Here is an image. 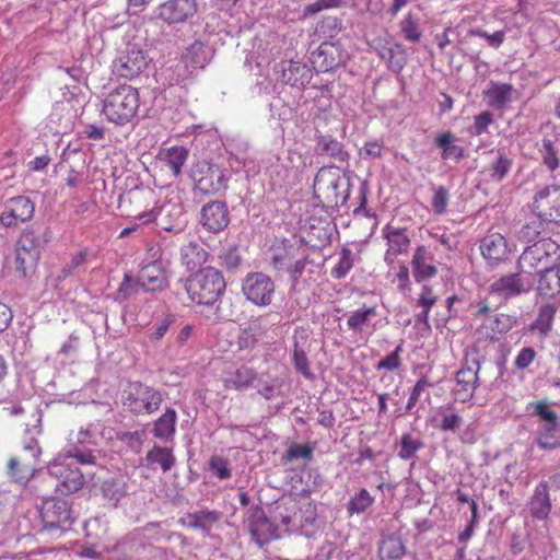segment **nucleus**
<instances>
[{
	"label": "nucleus",
	"mask_w": 560,
	"mask_h": 560,
	"mask_svg": "<svg viewBox=\"0 0 560 560\" xmlns=\"http://www.w3.org/2000/svg\"><path fill=\"white\" fill-rule=\"evenodd\" d=\"M225 288L226 283L222 273L213 267L198 270L185 283V289L191 301L209 306L217 318H221L218 302Z\"/></svg>",
	"instance_id": "obj_1"
},
{
	"label": "nucleus",
	"mask_w": 560,
	"mask_h": 560,
	"mask_svg": "<svg viewBox=\"0 0 560 560\" xmlns=\"http://www.w3.org/2000/svg\"><path fill=\"white\" fill-rule=\"evenodd\" d=\"M341 166H323L314 178L313 198L326 208H339L349 198L350 180L340 175Z\"/></svg>",
	"instance_id": "obj_2"
},
{
	"label": "nucleus",
	"mask_w": 560,
	"mask_h": 560,
	"mask_svg": "<svg viewBox=\"0 0 560 560\" xmlns=\"http://www.w3.org/2000/svg\"><path fill=\"white\" fill-rule=\"evenodd\" d=\"M40 527L38 533L50 538L60 537L69 532L75 521L72 504L61 498L50 497L38 506Z\"/></svg>",
	"instance_id": "obj_3"
},
{
	"label": "nucleus",
	"mask_w": 560,
	"mask_h": 560,
	"mask_svg": "<svg viewBox=\"0 0 560 560\" xmlns=\"http://www.w3.org/2000/svg\"><path fill=\"white\" fill-rule=\"evenodd\" d=\"M559 261L560 245L550 237H544L523 250L517 267L526 276H539Z\"/></svg>",
	"instance_id": "obj_4"
},
{
	"label": "nucleus",
	"mask_w": 560,
	"mask_h": 560,
	"mask_svg": "<svg viewBox=\"0 0 560 560\" xmlns=\"http://www.w3.org/2000/svg\"><path fill=\"white\" fill-rule=\"evenodd\" d=\"M138 108V90L131 85L121 84L106 95L102 113L108 121L122 126L132 120Z\"/></svg>",
	"instance_id": "obj_5"
},
{
	"label": "nucleus",
	"mask_w": 560,
	"mask_h": 560,
	"mask_svg": "<svg viewBox=\"0 0 560 560\" xmlns=\"http://www.w3.org/2000/svg\"><path fill=\"white\" fill-rule=\"evenodd\" d=\"M42 450L35 438L24 442L23 447L9 459L7 474L16 483L26 485L36 474Z\"/></svg>",
	"instance_id": "obj_6"
},
{
	"label": "nucleus",
	"mask_w": 560,
	"mask_h": 560,
	"mask_svg": "<svg viewBox=\"0 0 560 560\" xmlns=\"http://www.w3.org/2000/svg\"><path fill=\"white\" fill-rule=\"evenodd\" d=\"M163 394L141 382H130L124 390V406L132 415H151L159 410Z\"/></svg>",
	"instance_id": "obj_7"
},
{
	"label": "nucleus",
	"mask_w": 560,
	"mask_h": 560,
	"mask_svg": "<svg viewBox=\"0 0 560 560\" xmlns=\"http://www.w3.org/2000/svg\"><path fill=\"white\" fill-rule=\"evenodd\" d=\"M48 472L58 479L56 487L62 494L74 493L85 485V474L73 462H68L61 456L48 465Z\"/></svg>",
	"instance_id": "obj_8"
},
{
	"label": "nucleus",
	"mask_w": 560,
	"mask_h": 560,
	"mask_svg": "<svg viewBox=\"0 0 560 560\" xmlns=\"http://www.w3.org/2000/svg\"><path fill=\"white\" fill-rule=\"evenodd\" d=\"M273 280L264 272L248 273L242 283V292L247 301L256 306H268L275 295Z\"/></svg>",
	"instance_id": "obj_9"
},
{
	"label": "nucleus",
	"mask_w": 560,
	"mask_h": 560,
	"mask_svg": "<svg viewBox=\"0 0 560 560\" xmlns=\"http://www.w3.org/2000/svg\"><path fill=\"white\" fill-rule=\"evenodd\" d=\"M244 526L250 534L252 540L259 547L279 538L278 526L266 516L264 509L259 505L248 510Z\"/></svg>",
	"instance_id": "obj_10"
},
{
	"label": "nucleus",
	"mask_w": 560,
	"mask_h": 560,
	"mask_svg": "<svg viewBox=\"0 0 560 560\" xmlns=\"http://www.w3.org/2000/svg\"><path fill=\"white\" fill-rule=\"evenodd\" d=\"M532 209L542 221L560 225V185H548L538 190L533 198Z\"/></svg>",
	"instance_id": "obj_11"
},
{
	"label": "nucleus",
	"mask_w": 560,
	"mask_h": 560,
	"mask_svg": "<svg viewBox=\"0 0 560 560\" xmlns=\"http://www.w3.org/2000/svg\"><path fill=\"white\" fill-rule=\"evenodd\" d=\"M191 178L195 182V190L201 195H214L225 188V174L215 164H197L191 170Z\"/></svg>",
	"instance_id": "obj_12"
},
{
	"label": "nucleus",
	"mask_w": 560,
	"mask_h": 560,
	"mask_svg": "<svg viewBox=\"0 0 560 560\" xmlns=\"http://www.w3.org/2000/svg\"><path fill=\"white\" fill-rule=\"evenodd\" d=\"M349 55L339 40L323 42L319 47L312 52L311 62L316 72H330L346 63Z\"/></svg>",
	"instance_id": "obj_13"
},
{
	"label": "nucleus",
	"mask_w": 560,
	"mask_h": 560,
	"mask_svg": "<svg viewBox=\"0 0 560 560\" xmlns=\"http://www.w3.org/2000/svg\"><path fill=\"white\" fill-rule=\"evenodd\" d=\"M149 58L141 48L128 45L126 50L114 61L113 71L118 77L132 79L138 77L149 65Z\"/></svg>",
	"instance_id": "obj_14"
},
{
	"label": "nucleus",
	"mask_w": 560,
	"mask_h": 560,
	"mask_svg": "<svg viewBox=\"0 0 560 560\" xmlns=\"http://www.w3.org/2000/svg\"><path fill=\"white\" fill-rule=\"evenodd\" d=\"M273 70L277 80L298 89L305 88L313 78V70L301 61L282 60Z\"/></svg>",
	"instance_id": "obj_15"
},
{
	"label": "nucleus",
	"mask_w": 560,
	"mask_h": 560,
	"mask_svg": "<svg viewBox=\"0 0 560 560\" xmlns=\"http://www.w3.org/2000/svg\"><path fill=\"white\" fill-rule=\"evenodd\" d=\"M35 205L26 196H16L7 200L4 210L0 214V223L11 228L18 222L25 223L34 217Z\"/></svg>",
	"instance_id": "obj_16"
},
{
	"label": "nucleus",
	"mask_w": 560,
	"mask_h": 560,
	"mask_svg": "<svg viewBox=\"0 0 560 560\" xmlns=\"http://www.w3.org/2000/svg\"><path fill=\"white\" fill-rule=\"evenodd\" d=\"M158 16L167 24L185 23L196 15V0H167L159 7Z\"/></svg>",
	"instance_id": "obj_17"
},
{
	"label": "nucleus",
	"mask_w": 560,
	"mask_h": 560,
	"mask_svg": "<svg viewBox=\"0 0 560 560\" xmlns=\"http://www.w3.org/2000/svg\"><path fill=\"white\" fill-rule=\"evenodd\" d=\"M525 276L521 270L502 276L490 285L491 292L504 299L528 292L534 285V279Z\"/></svg>",
	"instance_id": "obj_18"
},
{
	"label": "nucleus",
	"mask_w": 560,
	"mask_h": 560,
	"mask_svg": "<svg viewBox=\"0 0 560 560\" xmlns=\"http://www.w3.org/2000/svg\"><path fill=\"white\" fill-rule=\"evenodd\" d=\"M229 210L224 201H210L201 208L200 223L207 231L219 233L229 225Z\"/></svg>",
	"instance_id": "obj_19"
},
{
	"label": "nucleus",
	"mask_w": 560,
	"mask_h": 560,
	"mask_svg": "<svg viewBox=\"0 0 560 560\" xmlns=\"http://www.w3.org/2000/svg\"><path fill=\"white\" fill-rule=\"evenodd\" d=\"M480 362L477 359L471 364L466 363L456 373V383L458 388L454 389L455 395L463 401H468L474 397L475 390L479 385L478 372Z\"/></svg>",
	"instance_id": "obj_20"
},
{
	"label": "nucleus",
	"mask_w": 560,
	"mask_h": 560,
	"mask_svg": "<svg viewBox=\"0 0 560 560\" xmlns=\"http://www.w3.org/2000/svg\"><path fill=\"white\" fill-rule=\"evenodd\" d=\"M315 152L318 156H328L339 163L341 168L348 166L349 153L345 150V145L336 140L331 135H315Z\"/></svg>",
	"instance_id": "obj_21"
},
{
	"label": "nucleus",
	"mask_w": 560,
	"mask_h": 560,
	"mask_svg": "<svg viewBox=\"0 0 560 560\" xmlns=\"http://www.w3.org/2000/svg\"><path fill=\"white\" fill-rule=\"evenodd\" d=\"M137 277L145 292L161 291L167 285L165 270L158 260L143 266Z\"/></svg>",
	"instance_id": "obj_22"
},
{
	"label": "nucleus",
	"mask_w": 560,
	"mask_h": 560,
	"mask_svg": "<svg viewBox=\"0 0 560 560\" xmlns=\"http://www.w3.org/2000/svg\"><path fill=\"white\" fill-rule=\"evenodd\" d=\"M152 191L144 190V189H132L127 191L126 194L121 195L120 197V207L122 213H126V215L131 217L133 215L136 219H138L142 224L150 223L158 218V212L154 209H151L149 211H140L137 213H131L127 210V206L131 203H140L142 200L152 198Z\"/></svg>",
	"instance_id": "obj_23"
},
{
	"label": "nucleus",
	"mask_w": 560,
	"mask_h": 560,
	"mask_svg": "<svg viewBox=\"0 0 560 560\" xmlns=\"http://www.w3.org/2000/svg\"><path fill=\"white\" fill-rule=\"evenodd\" d=\"M551 500L547 482H540L528 503L529 514L534 520L545 521L551 511Z\"/></svg>",
	"instance_id": "obj_24"
},
{
	"label": "nucleus",
	"mask_w": 560,
	"mask_h": 560,
	"mask_svg": "<svg viewBox=\"0 0 560 560\" xmlns=\"http://www.w3.org/2000/svg\"><path fill=\"white\" fill-rule=\"evenodd\" d=\"M480 250L487 260L501 261L508 255L506 240L499 233L489 234L481 240Z\"/></svg>",
	"instance_id": "obj_25"
},
{
	"label": "nucleus",
	"mask_w": 560,
	"mask_h": 560,
	"mask_svg": "<svg viewBox=\"0 0 560 560\" xmlns=\"http://www.w3.org/2000/svg\"><path fill=\"white\" fill-rule=\"evenodd\" d=\"M378 55L387 63L388 69L399 73L407 63V54L401 44L387 42L378 48Z\"/></svg>",
	"instance_id": "obj_26"
},
{
	"label": "nucleus",
	"mask_w": 560,
	"mask_h": 560,
	"mask_svg": "<svg viewBox=\"0 0 560 560\" xmlns=\"http://www.w3.org/2000/svg\"><path fill=\"white\" fill-rule=\"evenodd\" d=\"M303 248L294 245H283L273 249L270 257V265L279 272H289L293 266V261L300 256Z\"/></svg>",
	"instance_id": "obj_27"
},
{
	"label": "nucleus",
	"mask_w": 560,
	"mask_h": 560,
	"mask_svg": "<svg viewBox=\"0 0 560 560\" xmlns=\"http://www.w3.org/2000/svg\"><path fill=\"white\" fill-rule=\"evenodd\" d=\"M430 259V254L424 246H419L416 249L412 256L411 266L413 278L417 282L424 281L436 275V267L428 262Z\"/></svg>",
	"instance_id": "obj_28"
},
{
	"label": "nucleus",
	"mask_w": 560,
	"mask_h": 560,
	"mask_svg": "<svg viewBox=\"0 0 560 560\" xmlns=\"http://www.w3.org/2000/svg\"><path fill=\"white\" fill-rule=\"evenodd\" d=\"M537 292L549 299L560 294V261L538 276Z\"/></svg>",
	"instance_id": "obj_29"
},
{
	"label": "nucleus",
	"mask_w": 560,
	"mask_h": 560,
	"mask_svg": "<svg viewBox=\"0 0 560 560\" xmlns=\"http://www.w3.org/2000/svg\"><path fill=\"white\" fill-rule=\"evenodd\" d=\"M50 241L49 232L46 230L43 238L39 237L33 228H26L16 243V248L40 258L42 247Z\"/></svg>",
	"instance_id": "obj_30"
},
{
	"label": "nucleus",
	"mask_w": 560,
	"mask_h": 560,
	"mask_svg": "<svg viewBox=\"0 0 560 560\" xmlns=\"http://www.w3.org/2000/svg\"><path fill=\"white\" fill-rule=\"evenodd\" d=\"M406 553L402 539L397 534H383L378 546L381 560H400Z\"/></svg>",
	"instance_id": "obj_31"
},
{
	"label": "nucleus",
	"mask_w": 560,
	"mask_h": 560,
	"mask_svg": "<svg viewBox=\"0 0 560 560\" xmlns=\"http://www.w3.org/2000/svg\"><path fill=\"white\" fill-rule=\"evenodd\" d=\"M533 444L542 451H553L560 447V424H539Z\"/></svg>",
	"instance_id": "obj_32"
},
{
	"label": "nucleus",
	"mask_w": 560,
	"mask_h": 560,
	"mask_svg": "<svg viewBox=\"0 0 560 560\" xmlns=\"http://www.w3.org/2000/svg\"><path fill=\"white\" fill-rule=\"evenodd\" d=\"M282 386L283 381L280 377L271 376L265 373H257L256 380L253 384V388H255L257 393L266 400H271L281 396Z\"/></svg>",
	"instance_id": "obj_33"
},
{
	"label": "nucleus",
	"mask_w": 560,
	"mask_h": 560,
	"mask_svg": "<svg viewBox=\"0 0 560 560\" xmlns=\"http://www.w3.org/2000/svg\"><path fill=\"white\" fill-rule=\"evenodd\" d=\"M208 255L198 242H189L180 248V260L188 270L201 267L208 260Z\"/></svg>",
	"instance_id": "obj_34"
},
{
	"label": "nucleus",
	"mask_w": 560,
	"mask_h": 560,
	"mask_svg": "<svg viewBox=\"0 0 560 560\" xmlns=\"http://www.w3.org/2000/svg\"><path fill=\"white\" fill-rule=\"evenodd\" d=\"M176 421L177 413L175 409L166 408L165 412L153 422V435L162 441L173 440L175 435Z\"/></svg>",
	"instance_id": "obj_35"
},
{
	"label": "nucleus",
	"mask_w": 560,
	"mask_h": 560,
	"mask_svg": "<svg viewBox=\"0 0 560 560\" xmlns=\"http://www.w3.org/2000/svg\"><path fill=\"white\" fill-rule=\"evenodd\" d=\"M101 492L110 505L117 506L119 501L127 495L126 482L122 478H108L101 485Z\"/></svg>",
	"instance_id": "obj_36"
},
{
	"label": "nucleus",
	"mask_w": 560,
	"mask_h": 560,
	"mask_svg": "<svg viewBox=\"0 0 560 560\" xmlns=\"http://www.w3.org/2000/svg\"><path fill=\"white\" fill-rule=\"evenodd\" d=\"M220 517V512L209 510H201L187 515L189 527L199 529L205 534L210 533L211 528Z\"/></svg>",
	"instance_id": "obj_37"
},
{
	"label": "nucleus",
	"mask_w": 560,
	"mask_h": 560,
	"mask_svg": "<svg viewBox=\"0 0 560 560\" xmlns=\"http://www.w3.org/2000/svg\"><path fill=\"white\" fill-rule=\"evenodd\" d=\"M140 291H143V287L139 278L133 277L129 272H126L124 275L122 282L120 283L118 290L115 292L114 300L121 304L139 294Z\"/></svg>",
	"instance_id": "obj_38"
},
{
	"label": "nucleus",
	"mask_w": 560,
	"mask_h": 560,
	"mask_svg": "<svg viewBox=\"0 0 560 560\" xmlns=\"http://www.w3.org/2000/svg\"><path fill=\"white\" fill-rule=\"evenodd\" d=\"M60 456L68 462H73L74 465L81 464L91 466L96 464L94 452L86 446H80L78 444H70Z\"/></svg>",
	"instance_id": "obj_39"
},
{
	"label": "nucleus",
	"mask_w": 560,
	"mask_h": 560,
	"mask_svg": "<svg viewBox=\"0 0 560 560\" xmlns=\"http://www.w3.org/2000/svg\"><path fill=\"white\" fill-rule=\"evenodd\" d=\"M556 311L557 308L553 304L540 306L536 319L529 325V330L538 331L540 335L546 336L551 330Z\"/></svg>",
	"instance_id": "obj_40"
},
{
	"label": "nucleus",
	"mask_w": 560,
	"mask_h": 560,
	"mask_svg": "<svg viewBox=\"0 0 560 560\" xmlns=\"http://www.w3.org/2000/svg\"><path fill=\"white\" fill-rule=\"evenodd\" d=\"M424 447V443L410 432H406L401 435L397 456L400 459L409 460L417 457V452Z\"/></svg>",
	"instance_id": "obj_41"
},
{
	"label": "nucleus",
	"mask_w": 560,
	"mask_h": 560,
	"mask_svg": "<svg viewBox=\"0 0 560 560\" xmlns=\"http://www.w3.org/2000/svg\"><path fill=\"white\" fill-rule=\"evenodd\" d=\"M147 462L150 465H159L163 471H168L175 465V456L172 450L154 445L152 450L147 453Z\"/></svg>",
	"instance_id": "obj_42"
},
{
	"label": "nucleus",
	"mask_w": 560,
	"mask_h": 560,
	"mask_svg": "<svg viewBox=\"0 0 560 560\" xmlns=\"http://www.w3.org/2000/svg\"><path fill=\"white\" fill-rule=\"evenodd\" d=\"M513 85L509 83H492L487 90L486 95L490 98V105L495 108H502L511 101Z\"/></svg>",
	"instance_id": "obj_43"
},
{
	"label": "nucleus",
	"mask_w": 560,
	"mask_h": 560,
	"mask_svg": "<svg viewBox=\"0 0 560 560\" xmlns=\"http://www.w3.org/2000/svg\"><path fill=\"white\" fill-rule=\"evenodd\" d=\"M384 236L387 240L389 254H401L409 246V238L401 229H393L386 226L384 229Z\"/></svg>",
	"instance_id": "obj_44"
},
{
	"label": "nucleus",
	"mask_w": 560,
	"mask_h": 560,
	"mask_svg": "<svg viewBox=\"0 0 560 560\" xmlns=\"http://www.w3.org/2000/svg\"><path fill=\"white\" fill-rule=\"evenodd\" d=\"M441 422L438 428L443 432H456L459 430L463 419L452 404L440 408Z\"/></svg>",
	"instance_id": "obj_45"
},
{
	"label": "nucleus",
	"mask_w": 560,
	"mask_h": 560,
	"mask_svg": "<svg viewBox=\"0 0 560 560\" xmlns=\"http://www.w3.org/2000/svg\"><path fill=\"white\" fill-rule=\"evenodd\" d=\"M357 255L348 246H342L340 249V258L337 265L331 270V277L337 280L346 278L349 271L354 266Z\"/></svg>",
	"instance_id": "obj_46"
},
{
	"label": "nucleus",
	"mask_w": 560,
	"mask_h": 560,
	"mask_svg": "<svg viewBox=\"0 0 560 560\" xmlns=\"http://www.w3.org/2000/svg\"><path fill=\"white\" fill-rule=\"evenodd\" d=\"M550 224L542 221V218L534 214V218L528 219L520 230V238L526 242H536V240L545 232L546 225Z\"/></svg>",
	"instance_id": "obj_47"
},
{
	"label": "nucleus",
	"mask_w": 560,
	"mask_h": 560,
	"mask_svg": "<svg viewBox=\"0 0 560 560\" xmlns=\"http://www.w3.org/2000/svg\"><path fill=\"white\" fill-rule=\"evenodd\" d=\"M374 498L366 489H361L357 492L346 505L347 513L352 516L353 514H362L370 506L374 504Z\"/></svg>",
	"instance_id": "obj_48"
},
{
	"label": "nucleus",
	"mask_w": 560,
	"mask_h": 560,
	"mask_svg": "<svg viewBox=\"0 0 560 560\" xmlns=\"http://www.w3.org/2000/svg\"><path fill=\"white\" fill-rule=\"evenodd\" d=\"M39 257L15 248V271L22 278L33 275L36 270Z\"/></svg>",
	"instance_id": "obj_49"
},
{
	"label": "nucleus",
	"mask_w": 560,
	"mask_h": 560,
	"mask_svg": "<svg viewBox=\"0 0 560 560\" xmlns=\"http://www.w3.org/2000/svg\"><path fill=\"white\" fill-rule=\"evenodd\" d=\"M188 158V150L184 147H172L166 152V163L175 177L182 173V166Z\"/></svg>",
	"instance_id": "obj_50"
},
{
	"label": "nucleus",
	"mask_w": 560,
	"mask_h": 560,
	"mask_svg": "<svg viewBox=\"0 0 560 560\" xmlns=\"http://www.w3.org/2000/svg\"><path fill=\"white\" fill-rule=\"evenodd\" d=\"M208 51L206 45L200 42H194L185 54V59L194 68H203L207 63Z\"/></svg>",
	"instance_id": "obj_51"
},
{
	"label": "nucleus",
	"mask_w": 560,
	"mask_h": 560,
	"mask_svg": "<svg viewBox=\"0 0 560 560\" xmlns=\"http://www.w3.org/2000/svg\"><path fill=\"white\" fill-rule=\"evenodd\" d=\"M292 268L289 270L288 275L290 278V292H294L298 289L300 279L308 264L312 262L308 255L305 253V249L302 250L300 256L293 261Z\"/></svg>",
	"instance_id": "obj_52"
},
{
	"label": "nucleus",
	"mask_w": 560,
	"mask_h": 560,
	"mask_svg": "<svg viewBox=\"0 0 560 560\" xmlns=\"http://www.w3.org/2000/svg\"><path fill=\"white\" fill-rule=\"evenodd\" d=\"M533 415L540 419V424L558 425V415L550 408L546 400L532 402Z\"/></svg>",
	"instance_id": "obj_53"
},
{
	"label": "nucleus",
	"mask_w": 560,
	"mask_h": 560,
	"mask_svg": "<svg viewBox=\"0 0 560 560\" xmlns=\"http://www.w3.org/2000/svg\"><path fill=\"white\" fill-rule=\"evenodd\" d=\"M160 212H167V214L175 218L173 224H166L161 219V226L168 232H180L185 224V214L183 212V208L179 205H170L167 207H163Z\"/></svg>",
	"instance_id": "obj_54"
},
{
	"label": "nucleus",
	"mask_w": 560,
	"mask_h": 560,
	"mask_svg": "<svg viewBox=\"0 0 560 560\" xmlns=\"http://www.w3.org/2000/svg\"><path fill=\"white\" fill-rule=\"evenodd\" d=\"M375 314L374 307H364L353 312L347 320L348 328L355 332H361L370 318Z\"/></svg>",
	"instance_id": "obj_55"
},
{
	"label": "nucleus",
	"mask_w": 560,
	"mask_h": 560,
	"mask_svg": "<svg viewBox=\"0 0 560 560\" xmlns=\"http://www.w3.org/2000/svg\"><path fill=\"white\" fill-rule=\"evenodd\" d=\"M400 32L404 38L411 43H418L422 36L418 20L410 13L400 22Z\"/></svg>",
	"instance_id": "obj_56"
},
{
	"label": "nucleus",
	"mask_w": 560,
	"mask_h": 560,
	"mask_svg": "<svg viewBox=\"0 0 560 560\" xmlns=\"http://www.w3.org/2000/svg\"><path fill=\"white\" fill-rule=\"evenodd\" d=\"M539 152L546 167L551 172L556 171L559 166V158L558 150L556 149L553 141L545 138Z\"/></svg>",
	"instance_id": "obj_57"
},
{
	"label": "nucleus",
	"mask_w": 560,
	"mask_h": 560,
	"mask_svg": "<svg viewBox=\"0 0 560 560\" xmlns=\"http://www.w3.org/2000/svg\"><path fill=\"white\" fill-rule=\"evenodd\" d=\"M257 372L248 366L238 368L232 377L233 386L236 389H245L253 387Z\"/></svg>",
	"instance_id": "obj_58"
},
{
	"label": "nucleus",
	"mask_w": 560,
	"mask_h": 560,
	"mask_svg": "<svg viewBox=\"0 0 560 560\" xmlns=\"http://www.w3.org/2000/svg\"><path fill=\"white\" fill-rule=\"evenodd\" d=\"M511 165L512 161L508 158V155L502 151H498L497 160L490 165L491 178L497 182H501L510 172Z\"/></svg>",
	"instance_id": "obj_59"
},
{
	"label": "nucleus",
	"mask_w": 560,
	"mask_h": 560,
	"mask_svg": "<svg viewBox=\"0 0 560 560\" xmlns=\"http://www.w3.org/2000/svg\"><path fill=\"white\" fill-rule=\"evenodd\" d=\"M314 447L310 444H298L292 443L282 456L283 462H291L293 459L302 458L306 462H311L313 458Z\"/></svg>",
	"instance_id": "obj_60"
},
{
	"label": "nucleus",
	"mask_w": 560,
	"mask_h": 560,
	"mask_svg": "<svg viewBox=\"0 0 560 560\" xmlns=\"http://www.w3.org/2000/svg\"><path fill=\"white\" fill-rule=\"evenodd\" d=\"M431 206L435 214H443L446 211L450 194L445 186L434 187Z\"/></svg>",
	"instance_id": "obj_61"
},
{
	"label": "nucleus",
	"mask_w": 560,
	"mask_h": 560,
	"mask_svg": "<svg viewBox=\"0 0 560 560\" xmlns=\"http://www.w3.org/2000/svg\"><path fill=\"white\" fill-rule=\"evenodd\" d=\"M210 471L219 479L224 480L231 477L229 460L222 456L213 455L209 460Z\"/></svg>",
	"instance_id": "obj_62"
},
{
	"label": "nucleus",
	"mask_w": 560,
	"mask_h": 560,
	"mask_svg": "<svg viewBox=\"0 0 560 560\" xmlns=\"http://www.w3.org/2000/svg\"><path fill=\"white\" fill-rule=\"evenodd\" d=\"M402 341L395 348V350L377 362L376 370H398L401 366L400 354L402 352Z\"/></svg>",
	"instance_id": "obj_63"
},
{
	"label": "nucleus",
	"mask_w": 560,
	"mask_h": 560,
	"mask_svg": "<svg viewBox=\"0 0 560 560\" xmlns=\"http://www.w3.org/2000/svg\"><path fill=\"white\" fill-rule=\"evenodd\" d=\"M431 386L432 384L429 382L427 376L420 377L410 392V396L406 405V410L411 411L421 395Z\"/></svg>",
	"instance_id": "obj_64"
}]
</instances>
